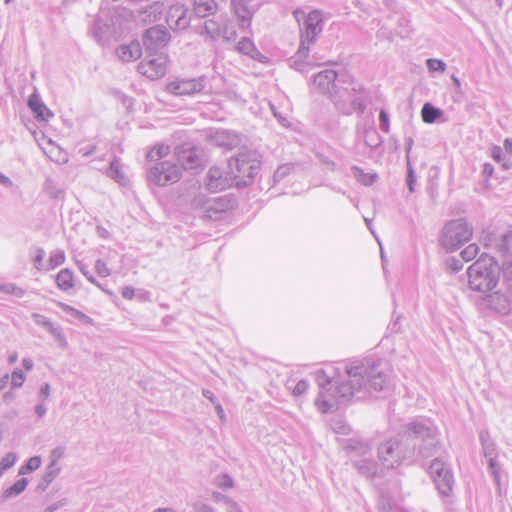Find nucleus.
<instances>
[{
    "label": "nucleus",
    "instance_id": "nucleus-62",
    "mask_svg": "<svg viewBox=\"0 0 512 512\" xmlns=\"http://www.w3.org/2000/svg\"><path fill=\"white\" fill-rule=\"evenodd\" d=\"M47 412V408L43 402L39 403L35 407V413L39 418H42Z\"/></svg>",
    "mask_w": 512,
    "mask_h": 512
},
{
    "label": "nucleus",
    "instance_id": "nucleus-26",
    "mask_svg": "<svg viewBox=\"0 0 512 512\" xmlns=\"http://www.w3.org/2000/svg\"><path fill=\"white\" fill-rule=\"evenodd\" d=\"M353 465L360 474L367 478L375 477L378 473V465L372 456L362 459H354Z\"/></svg>",
    "mask_w": 512,
    "mask_h": 512
},
{
    "label": "nucleus",
    "instance_id": "nucleus-24",
    "mask_svg": "<svg viewBox=\"0 0 512 512\" xmlns=\"http://www.w3.org/2000/svg\"><path fill=\"white\" fill-rule=\"evenodd\" d=\"M221 26V16L217 19H208L196 28L199 35L209 39L210 41L219 40Z\"/></svg>",
    "mask_w": 512,
    "mask_h": 512
},
{
    "label": "nucleus",
    "instance_id": "nucleus-11",
    "mask_svg": "<svg viewBox=\"0 0 512 512\" xmlns=\"http://www.w3.org/2000/svg\"><path fill=\"white\" fill-rule=\"evenodd\" d=\"M429 473L439 493L442 496L450 495L455 483L450 464L443 458H435L429 467Z\"/></svg>",
    "mask_w": 512,
    "mask_h": 512
},
{
    "label": "nucleus",
    "instance_id": "nucleus-30",
    "mask_svg": "<svg viewBox=\"0 0 512 512\" xmlns=\"http://www.w3.org/2000/svg\"><path fill=\"white\" fill-rule=\"evenodd\" d=\"M56 283L60 290L68 291L74 286V274L68 269L64 268L60 270L56 276Z\"/></svg>",
    "mask_w": 512,
    "mask_h": 512
},
{
    "label": "nucleus",
    "instance_id": "nucleus-38",
    "mask_svg": "<svg viewBox=\"0 0 512 512\" xmlns=\"http://www.w3.org/2000/svg\"><path fill=\"white\" fill-rule=\"evenodd\" d=\"M27 485H28V480L26 478L19 479L12 486H10L9 488H7L4 491V497L11 498V497L18 496L26 489Z\"/></svg>",
    "mask_w": 512,
    "mask_h": 512
},
{
    "label": "nucleus",
    "instance_id": "nucleus-52",
    "mask_svg": "<svg viewBox=\"0 0 512 512\" xmlns=\"http://www.w3.org/2000/svg\"><path fill=\"white\" fill-rule=\"evenodd\" d=\"M94 268L97 274L101 277H107L110 275V270L108 269L106 263L101 259L96 260Z\"/></svg>",
    "mask_w": 512,
    "mask_h": 512
},
{
    "label": "nucleus",
    "instance_id": "nucleus-43",
    "mask_svg": "<svg viewBox=\"0 0 512 512\" xmlns=\"http://www.w3.org/2000/svg\"><path fill=\"white\" fill-rule=\"evenodd\" d=\"M479 253V247L477 244H469L467 247H465L460 255L464 261H471L473 260L477 254Z\"/></svg>",
    "mask_w": 512,
    "mask_h": 512
},
{
    "label": "nucleus",
    "instance_id": "nucleus-22",
    "mask_svg": "<svg viewBox=\"0 0 512 512\" xmlns=\"http://www.w3.org/2000/svg\"><path fill=\"white\" fill-rule=\"evenodd\" d=\"M345 449L349 453L353 463L354 459H362L365 457L372 456L371 446L365 441L349 439L347 441Z\"/></svg>",
    "mask_w": 512,
    "mask_h": 512
},
{
    "label": "nucleus",
    "instance_id": "nucleus-40",
    "mask_svg": "<svg viewBox=\"0 0 512 512\" xmlns=\"http://www.w3.org/2000/svg\"><path fill=\"white\" fill-rule=\"evenodd\" d=\"M491 157L498 163H501L505 170L511 167V162L504 156V151L500 146H493L491 149Z\"/></svg>",
    "mask_w": 512,
    "mask_h": 512
},
{
    "label": "nucleus",
    "instance_id": "nucleus-29",
    "mask_svg": "<svg viewBox=\"0 0 512 512\" xmlns=\"http://www.w3.org/2000/svg\"><path fill=\"white\" fill-rule=\"evenodd\" d=\"M497 247L498 251L505 258V263L512 265V231L503 235Z\"/></svg>",
    "mask_w": 512,
    "mask_h": 512
},
{
    "label": "nucleus",
    "instance_id": "nucleus-42",
    "mask_svg": "<svg viewBox=\"0 0 512 512\" xmlns=\"http://www.w3.org/2000/svg\"><path fill=\"white\" fill-rule=\"evenodd\" d=\"M65 253L61 249H57L51 252L49 257V265L51 269H54L65 262Z\"/></svg>",
    "mask_w": 512,
    "mask_h": 512
},
{
    "label": "nucleus",
    "instance_id": "nucleus-47",
    "mask_svg": "<svg viewBox=\"0 0 512 512\" xmlns=\"http://www.w3.org/2000/svg\"><path fill=\"white\" fill-rule=\"evenodd\" d=\"M407 187L409 191L412 193L415 191V183H416V174L414 172V169L410 163V160L407 161Z\"/></svg>",
    "mask_w": 512,
    "mask_h": 512
},
{
    "label": "nucleus",
    "instance_id": "nucleus-28",
    "mask_svg": "<svg viewBox=\"0 0 512 512\" xmlns=\"http://www.w3.org/2000/svg\"><path fill=\"white\" fill-rule=\"evenodd\" d=\"M194 12L198 17H206L217 10L215 0H194Z\"/></svg>",
    "mask_w": 512,
    "mask_h": 512
},
{
    "label": "nucleus",
    "instance_id": "nucleus-32",
    "mask_svg": "<svg viewBox=\"0 0 512 512\" xmlns=\"http://www.w3.org/2000/svg\"><path fill=\"white\" fill-rule=\"evenodd\" d=\"M237 37V33L235 27L230 19L226 16H221V26L219 39H222L226 42L234 41Z\"/></svg>",
    "mask_w": 512,
    "mask_h": 512
},
{
    "label": "nucleus",
    "instance_id": "nucleus-41",
    "mask_svg": "<svg viewBox=\"0 0 512 512\" xmlns=\"http://www.w3.org/2000/svg\"><path fill=\"white\" fill-rule=\"evenodd\" d=\"M214 484L221 489H230L234 486V481L229 474H219L214 479Z\"/></svg>",
    "mask_w": 512,
    "mask_h": 512
},
{
    "label": "nucleus",
    "instance_id": "nucleus-45",
    "mask_svg": "<svg viewBox=\"0 0 512 512\" xmlns=\"http://www.w3.org/2000/svg\"><path fill=\"white\" fill-rule=\"evenodd\" d=\"M25 375L22 370L16 368L11 374V386L12 388H20L25 382Z\"/></svg>",
    "mask_w": 512,
    "mask_h": 512
},
{
    "label": "nucleus",
    "instance_id": "nucleus-59",
    "mask_svg": "<svg viewBox=\"0 0 512 512\" xmlns=\"http://www.w3.org/2000/svg\"><path fill=\"white\" fill-rule=\"evenodd\" d=\"M121 295L123 298L131 300L135 296V290L131 286L123 287L121 290Z\"/></svg>",
    "mask_w": 512,
    "mask_h": 512
},
{
    "label": "nucleus",
    "instance_id": "nucleus-23",
    "mask_svg": "<svg viewBox=\"0 0 512 512\" xmlns=\"http://www.w3.org/2000/svg\"><path fill=\"white\" fill-rule=\"evenodd\" d=\"M28 106L38 121L47 122L50 118L53 117V113L47 108V106L41 100L40 96L36 93H33L29 96Z\"/></svg>",
    "mask_w": 512,
    "mask_h": 512
},
{
    "label": "nucleus",
    "instance_id": "nucleus-27",
    "mask_svg": "<svg viewBox=\"0 0 512 512\" xmlns=\"http://www.w3.org/2000/svg\"><path fill=\"white\" fill-rule=\"evenodd\" d=\"M482 448H483V454L488 461L489 469L491 470L495 480L498 481V479H499V464L496 460V458H497L496 446L491 441V442L483 445Z\"/></svg>",
    "mask_w": 512,
    "mask_h": 512
},
{
    "label": "nucleus",
    "instance_id": "nucleus-19",
    "mask_svg": "<svg viewBox=\"0 0 512 512\" xmlns=\"http://www.w3.org/2000/svg\"><path fill=\"white\" fill-rule=\"evenodd\" d=\"M31 317L36 325L45 328L54 337L60 348L67 347L66 337L60 326L54 325L49 318L39 313H33Z\"/></svg>",
    "mask_w": 512,
    "mask_h": 512
},
{
    "label": "nucleus",
    "instance_id": "nucleus-16",
    "mask_svg": "<svg viewBox=\"0 0 512 512\" xmlns=\"http://www.w3.org/2000/svg\"><path fill=\"white\" fill-rule=\"evenodd\" d=\"M233 182L229 171L223 172L219 167H211L206 175V186L211 192H218L230 187Z\"/></svg>",
    "mask_w": 512,
    "mask_h": 512
},
{
    "label": "nucleus",
    "instance_id": "nucleus-44",
    "mask_svg": "<svg viewBox=\"0 0 512 512\" xmlns=\"http://www.w3.org/2000/svg\"><path fill=\"white\" fill-rule=\"evenodd\" d=\"M426 66L430 72H440L443 73L446 70V63L440 59H428L426 61Z\"/></svg>",
    "mask_w": 512,
    "mask_h": 512
},
{
    "label": "nucleus",
    "instance_id": "nucleus-51",
    "mask_svg": "<svg viewBox=\"0 0 512 512\" xmlns=\"http://www.w3.org/2000/svg\"><path fill=\"white\" fill-rule=\"evenodd\" d=\"M308 388V381L302 379L295 384L294 388L292 389V394L294 396H301L307 392Z\"/></svg>",
    "mask_w": 512,
    "mask_h": 512
},
{
    "label": "nucleus",
    "instance_id": "nucleus-7",
    "mask_svg": "<svg viewBox=\"0 0 512 512\" xmlns=\"http://www.w3.org/2000/svg\"><path fill=\"white\" fill-rule=\"evenodd\" d=\"M323 28L324 21L321 11L313 10L305 16L300 24V45L296 52L297 58L303 60L308 58L310 47L316 42Z\"/></svg>",
    "mask_w": 512,
    "mask_h": 512
},
{
    "label": "nucleus",
    "instance_id": "nucleus-39",
    "mask_svg": "<svg viewBox=\"0 0 512 512\" xmlns=\"http://www.w3.org/2000/svg\"><path fill=\"white\" fill-rule=\"evenodd\" d=\"M0 292L22 298L25 290L14 283H0Z\"/></svg>",
    "mask_w": 512,
    "mask_h": 512
},
{
    "label": "nucleus",
    "instance_id": "nucleus-1",
    "mask_svg": "<svg viewBox=\"0 0 512 512\" xmlns=\"http://www.w3.org/2000/svg\"><path fill=\"white\" fill-rule=\"evenodd\" d=\"M320 389L315 405L322 413H330L351 399L364 400L383 391L387 377L380 363L371 358L332 364L314 372Z\"/></svg>",
    "mask_w": 512,
    "mask_h": 512
},
{
    "label": "nucleus",
    "instance_id": "nucleus-31",
    "mask_svg": "<svg viewBox=\"0 0 512 512\" xmlns=\"http://www.w3.org/2000/svg\"><path fill=\"white\" fill-rule=\"evenodd\" d=\"M106 174L108 177L115 180L118 184L122 186L128 183V178L123 173L121 169V164L117 159L111 161L108 169L106 170Z\"/></svg>",
    "mask_w": 512,
    "mask_h": 512
},
{
    "label": "nucleus",
    "instance_id": "nucleus-12",
    "mask_svg": "<svg viewBox=\"0 0 512 512\" xmlns=\"http://www.w3.org/2000/svg\"><path fill=\"white\" fill-rule=\"evenodd\" d=\"M166 68L167 56L162 52H148L146 58L138 65L139 72L150 79L163 77Z\"/></svg>",
    "mask_w": 512,
    "mask_h": 512
},
{
    "label": "nucleus",
    "instance_id": "nucleus-60",
    "mask_svg": "<svg viewBox=\"0 0 512 512\" xmlns=\"http://www.w3.org/2000/svg\"><path fill=\"white\" fill-rule=\"evenodd\" d=\"M202 395L207 400H209L214 406L216 405V403H219L217 398L215 397L214 393L211 390L203 389L202 390Z\"/></svg>",
    "mask_w": 512,
    "mask_h": 512
},
{
    "label": "nucleus",
    "instance_id": "nucleus-13",
    "mask_svg": "<svg viewBox=\"0 0 512 512\" xmlns=\"http://www.w3.org/2000/svg\"><path fill=\"white\" fill-rule=\"evenodd\" d=\"M205 87V77L193 79H177L167 84L168 92L177 95H193L202 91Z\"/></svg>",
    "mask_w": 512,
    "mask_h": 512
},
{
    "label": "nucleus",
    "instance_id": "nucleus-48",
    "mask_svg": "<svg viewBox=\"0 0 512 512\" xmlns=\"http://www.w3.org/2000/svg\"><path fill=\"white\" fill-rule=\"evenodd\" d=\"M60 470L61 469L58 466V464L49 463V465L47 466L46 471H45L43 477L46 479V481L53 482V480L60 473Z\"/></svg>",
    "mask_w": 512,
    "mask_h": 512
},
{
    "label": "nucleus",
    "instance_id": "nucleus-14",
    "mask_svg": "<svg viewBox=\"0 0 512 512\" xmlns=\"http://www.w3.org/2000/svg\"><path fill=\"white\" fill-rule=\"evenodd\" d=\"M174 154L181 169L193 170L199 168L202 164L198 150L188 144L177 146Z\"/></svg>",
    "mask_w": 512,
    "mask_h": 512
},
{
    "label": "nucleus",
    "instance_id": "nucleus-50",
    "mask_svg": "<svg viewBox=\"0 0 512 512\" xmlns=\"http://www.w3.org/2000/svg\"><path fill=\"white\" fill-rule=\"evenodd\" d=\"M16 462V455L13 453H8L4 457H2L0 461V468L3 469V471H6L7 469L11 468Z\"/></svg>",
    "mask_w": 512,
    "mask_h": 512
},
{
    "label": "nucleus",
    "instance_id": "nucleus-57",
    "mask_svg": "<svg viewBox=\"0 0 512 512\" xmlns=\"http://www.w3.org/2000/svg\"><path fill=\"white\" fill-rule=\"evenodd\" d=\"M63 310L69 314H71L72 316H75L79 319H82V318H85V314H83L81 311L69 306V305H66V304H62L61 305Z\"/></svg>",
    "mask_w": 512,
    "mask_h": 512
},
{
    "label": "nucleus",
    "instance_id": "nucleus-9",
    "mask_svg": "<svg viewBox=\"0 0 512 512\" xmlns=\"http://www.w3.org/2000/svg\"><path fill=\"white\" fill-rule=\"evenodd\" d=\"M191 207L205 219L218 220L231 208V202L226 196L209 198L199 193L192 199Z\"/></svg>",
    "mask_w": 512,
    "mask_h": 512
},
{
    "label": "nucleus",
    "instance_id": "nucleus-55",
    "mask_svg": "<svg viewBox=\"0 0 512 512\" xmlns=\"http://www.w3.org/2000/svg\"><path fill=\"white\" fill-rule=\"evenodd\" d=\"M44 256H45L44 249L37 248L36 249V255L33 258V265H34L35 269H37V270H41L42 269Z\"/></svg>",
    "mask_w": 512,
    "mask_h": 512
},
{
    "label": "nucleus",
    "instance_id": "nucleus-53",
    "mask_svg": "<svg viewBox=\"0 0 512 512\" xmlns=\"http://www.w3.org/2000/svg\"><path fill=\"white\" fill-rule=\"evenodd\" d=\"M80 271L82 272V274L87 278V280L89 282H91L92 284H94L95 286H97L99 289L105 291L106 293H109L107 290H105L102 285L94 278V276L89 272V270L87 269V267L85 265H81L79 267Z\"/></svg>",
    "mask_w": 512,
    "mask_h": 512
},
{
    "label": "nucleus",
    "instance_id": "nucleus-54",
    "mask_svg": "<svg viewBox=\"0 0 512 512\" xmlns=\"http://www.w3.org/2000/svg\"><path fill=\"white\" fill-rule=\"evenodd\" d=\"M65 447L57 446L50 453V463L57 464V462L64 456Z\"/></svg>",
    "mask_w": 512,
    "mask_h": 512
},
{
    "label": "nucleus",
    "instance_id": "nucleus-36",
    "mask_svg": "<svg viewBox=\"0 0 512 512\" xmlns=\"http://www.w3.org/2000/svg\"><path fill=\"white\" fill-rule=\"evenodd\" d=\"M352 171L356 180L365 186L372 185L378 178L377 174L365 173L363 169L356 166L352 168Z\"/></svg>",
    "mask_w": 512,
    "mask_h": 512
},
{
    "label": "nucleus",
    "instance_id": "nucleus-21",
    "mask_svg": "<svg viewBox=\"0 0 512 512\" xmlns=\"http://www.w3.org/2000/svg\"><path fill=\"white\" fill-rule=\"evenodd\" d=\"M211 142L225 149H233L240 143V139L237 134L228 130H217L210 136Z\"/></svg>",
    "mask_w": 512,
    "mask_h": 512
},
{
    "label": "nucleus",
    "instance_id": "nucleus-6",
    "mask_svg": "<svg viewBox=\"0 0 512 512\" xmlns=\"http://www.w3.org/2000/svg\"><path fill=\"white\" fill-rule=\"evenodd\" d=\"M261 168L260 156L257 152L243 149L228 161L229 174L237 187H245L253 183Z\"/></svg>",
    "mask_w": 512,
    "mask_h": 512
},
{
    "label": "nucleus",
    "instance_id": "nucleus-15",
    "mask_svg": "<svg viewBox=\"0 0 512 512\" xmlns=\"http://www.w3.org/2000/svg\"><path fill=\"white\" fill-rule=\"evenodd\" d=\"M170 35L166 28L162 26H153L147 29L143 36V44L147 52H158L169 41Z\"/></svg>",
    "mask_w": 512,
    "mask_h": 512
},
{
    "label": "nucleus",
    "instance_id": "nucleus-10",
    "mask_svg": "<svg viewBox=\"0 0 512 512\" xmlns=\"http://www.w3.org/2000/svg\"><path fill=\"white\" fill-rule=\"evenodd\" d=\"M182 176V170L179 165L170 161L156 163L147 172V179L150 183L157 186H166L176 183Z\"/></svg>",
    "mask_w": 512,
    "mask_h": 512
},
{
    "label": "nucleus",
    "instance_id": "nucleus-34",
    "mask_svg": "<svg viewBox=\"0 0 512 512\" xmlns=\"http://www.w3.org/2000/svg\"><path fill=\"white\" fill-rule=\"evenodd\" d=\"M170 153V146L166 144H157L153 148H151L147 154L146 158L148 161H154L156 163L161 162L160 160Z\"/></svg>",
    "mask_w": 512,
    "mask_h": 512
},
{
    "label": "nucleus",
    "instance_id": "nucleus-17",
    "mask_svg": "<svg viewBox=\"0 0 512 512\" xmlns=\"http://www.w3.org/2000/svg\"><path fill=\"white\" fill-rule=\"evenodd\" d=\"M480 305L500 314H507L510 311V302L507 296L499 291L483 294Z\"/></svg>",
    "mask_w": 512,
    "mask_h": 512
},
{
    "label": "nucleus",
    "instance_id": "nucleus-4",
    "mask_svg": "<svg viewBox=\"0 0 512 512\" xmlns=\"http://www.w3.org/2000/svg\"><path fill=\"white\" fill-rule=\"evenodd\" d=\"M131 13L123 7H101L97 17L89 26V33L99 43L104 44L112 37H117L127 29Z\"/></svg>",
    "mask_w": 512,
    "mask_h": 512
},
{
    "label": "nucleus",
    "instance_id": "nucleus-2",
    "mask_svg": "<svg viewBox=\"0 0 512 512\" xmlns=\"http://www.w3.org/2000/svg\"><path fill=\"white\" fill-rule=\"evenodd\" d=\"M440 432L428 418L409 422L404 434L389 438L378 447V457L383 466L394 469L405 460L426 459L433 456L440 446Z\"/></svg>",
    "mask_w": 512,
    "mask_h": 512
},
{
    "label": "nucleus",
    "instance_id": "nucleus-37",
    "mask_svg": "<svg viewBox=\"0 0 512 512\" xmlns=\"http://www.w3.org/2000/svg\"><path fill=\"white\" fill-rule=\"evenodd\" d=\"M364 142L366 146L375 149L381 144L382 140L376 129L371 127L364 131Z\"/></svg>",
    "mask_w": 512,
    "mask_h": 512
},
{
    "label": "nucleus",
    "instance_id": "nucleus-63",
    "mask_svg": "<svg viewBox=\"0 0 512 512\" xmlns=\"http://www.w3.org/2000/svg\"><path fill=\"white\" fill-rule=\"evenodd\" d=\"M333 429L338 434H347L348 431L350 430V428L347 425L342 423H337Z\"/></svg>",
    "mask_w": 512,
    "mask_h": 512
},
{
    "label": "nucleus",
    "instance_id": "nucleus-25",
    "mask_svg": "<svg viewBox=\"0 0 512 512\" xmlns=\"http://www.w3.org/2000/svg\"><path fill=\"white\" fill-rule=\"evenodd\" d=\"M118 58L124 62H130L141 56V46L139 42L132 41L127 45H120L116 49Z\"/></svg>",
    "mask_w": 512,
    "mask_h": 512
},
{
    "label": "nucleus",
    "instance_id": "nucleus-5",
    "mask_svg": "<svg viewBox=\"0 0 512 512\" xmlns=\"http://www.w3.org/2000/svg\"><path fill=\"white\" fill-rule=\"evenodd\" d=\"M467 274L469 288L483 295L497 286L500 270L492 256L483 254L469 266Z\"/></svg>",
    "mask_w": 512,
    "mask_h": 512
},
{
    "label": "nucleus",
    "instance_id": "nucleus-49",
    "mask_svg": "<svg viewBox=\"0 0 512 512\" xmlns=\"http://www.w3.org/2000/svg\"><path fill=\"white\" fill-rule=\"evenodd\" d=\"M379 122H380L379 123L380 129L384 133H388L389 132V128H390L389 115H388V113L384 109L380 110Z\"/></svg>",
    "mask_w": 512,
    "mask_h": 512
},
{
    "label": "nucleus",
    "instance_id": "nucleus-18",
    "mask_svg": "<svg viewBox=\"0 0 512 512\" xmlns=\"http://www.w3.org/2000/svg\"><path fill=\"white\" fill-rule=\"evenodd\" d=\"M188 9L182 4L170 6L166 22L172 30H184L189 26L190 18L187 16Z\"/></svg>",
    "mask_w": 512,
    "mask_h": 512
},
{
    "label": "nucleus",
    "instance_id": "nucleus-56",
    "mask_svg": "<svg viewBox=\"0 0 512 512\" xmlns=\"http://www.w3.org/2000/svg\"><path fill=\"white\" fill-rule=\"evenodd\" d=\"M40 465H41V457H39V456H33V457H31V458L27 461L25 468H26L28 471L32 472V471H34V470L38 469V468L40 467Z\"/></svg>",
    "mask_w": 512,
    "mask_h": 512
},
{
    "label": "nucleus",
    "instance_id": "nucleus-8",
    "mask_svg": "<svg viewBox=\"0 0 512 512\" xmlns=\"http://www.w3.org/2000/svg\"><path fill=\"white\" fill-rule=\"evenodd\" d=\"M472 226L464 219H454L445 224L439 238L446 251H455L472 237Z\"/></svg>",
    "mask_w": 512,
    "mask_h": 512
},
{
    "label": "nucleus",
    "instance_id": "nucleus-33",
    "mask_svg": "<svg viewBox=\"0 0 512 512\" xmlns=\"http://www.w3.org/2000/svg\"><path fill=\"white\" fill-rule=\"evenodd\" d=\"M443 115L440 108L435 107L431 103H425L421 109L422 120L427 124L436 122Z\"/></svg>",
    "mask_w": 512,
    "mask_h": 512
},
{
    "label": "nucleus",
    "instance_id": "nucleus-35",
    "mask_svg": "<svg viewBox=\"0 0 512 512\" xmlns=\"http://www.w3.org/2000/svg\"><path fill=\"white\" fill-rule=\"evenodd\" d=\"M236 49L238 52L250 56L251 58H255L256 55L259 54L256 49L253 41L248 37H243L237 44Z\"/></svg>",
    "mask_w": 512,
    "mask_h": 512
},
{
    "label": "nucleus",
    "instance_id": "nucleus-46",
    "mask_svg": "<svg viewBox=\"0 0 512 512\" xmlns=\"http://www.w3.org/2000/svg\"><path fill=\"white\" fill-rule=\"evenodd\" d=\"M293 170V166L291 164H284L277 168V170L274 172V180L275 182H279L283 180L286 176H288L291 171Z\"/></svg>",
    "mask_w": 512,
    "mask_h": 512
},
{
    "label": "nucleus",
    "instance_id": "nucleus-3",
    "mask_svg": "<svg viewBox=\"0 0 512 512\" xmlns=\"http://www.w3.org/2000/svg\"><path fill=\"white\" fill-rule=\"evenodd\" d=\"M344 83L332 69L323 70L313 78V84L318 91L327 95L342 114L363 113L366 108L364 87L354 81L346 86H343Z\"/></svg>",
    "mask_w": 512,
    "mask_h": 512
},
{
    "label": "nucleus",
    "instance_id": "nucleus-20",
    "mask_svg": "<svg viewBox=\"0 0 512 512\" xmlns=\"http://www.w3.org/2000/svg\"><path fill=\"white\" fill-rule=\"evenodd\" d=\"M231 7L235 16L239 20L240 28H249L254 10L248 5V2L246 0H231Z\"/></svg>",
    "mask_w": 512,
    "mask_h": 512
},
{
    "label": "nucleus",
    "instance_id": "nucleus-61",
    "mask_svg": "<svg viewBox=\"0 0 512 512\" xmlns=\"http://www.w3.org/2000/svg\"><path fill=\"white\" fill-rule=\"evenodd\" d=\"M227 512H242L241 507L233 499L225 506Z\"/></svg>",
    "mask_w": 512,
    "mask_h": 512
},
{
    "label": "nucleus",
    "instance_id": "nucleus-64",
    "mask_svg": "<svg viewBox=\"0 0 512 512\" xmlns=\"http://www.w3.org/2000/svg\"><path fill=\"white\" fill-rule=\"evenodd\" d=\"M503 151L505 150V152L511 156L512 155V138H506L504 140V143H503Z\"/></svg>",
    "mask_w": 512,
    "mask_h": 512
},
{
    "label": "nucleus",
    "instance_id": "nucleus-58",
    "mask_svg": "<svg viewBox=\"0 0 512 512\" xmlns=\"http://www.w3.org/2000/svg\"><path fill=\"white\" fill-rule=\"evenodd\" d=\"M212 496L215 502L223 503L225 506L228 504V501L232 500V498L219 492H214Z\"/></svg>",
    "mask_w": 512,
    "mask_h": 512
}]
</instances>
